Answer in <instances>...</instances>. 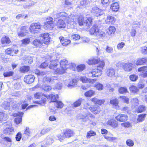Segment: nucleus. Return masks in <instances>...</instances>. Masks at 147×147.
I'll list each match as a JSON object with an SVG mask.
<instances>
[{
    "mask_svg": "<svg viewBox=\"0 0 147 147\" xmlns=\"http://www.w3.org/2000/svg\"><path fill=\"white\" fill-rule=\"evenodd\" d=\"M101 3L103 5H108L110 3L109 0H102Z\"/></svg>",
    "mask_w": 147,
    "mask_h": 147,
    "instance_id": "obj_64",
    "label": "nucleus"
},
{
    "mask_svg": "<svg viewBox=\"0 0 147 147\" xmlns=\"http://www.w3.org/2000/svg\"><path fill=\"white\" fill-rule=\"evenodd\" d=\"M132 65L133 64L131 63H126L123 65L122 68L125 71L129 72L132 70L133 68Z\"/></svg>",
    "mask_w": 147,
    "mask_h": 147,
    "instance_id": "obj_20",
    "label": "nucleus"
},
{
    "mask_svg": "<svg viewBox=\"0 0 147 147\" xmlns=\"http://www.w3.org/2000/svg\"><path fill=\"white\" fill-rule=\"evenodd\" d=\"M110 103L115 109H120V107L119 105V101L117 98H113L110 100Z\"/></svg>",
    "mask_w": 147,
    "mask_h": 147,
    "instance_id": "obj_11",
    "label": "nucleus"
},
{
    "mask_svg": "<svg viewBox=\"0 0 147 147\" xmlns=\"http://www.w3.org/2000/svg\"><path fill=\"white\" fill-rule=\"evenodd\" d=\"M42 28V25L39 23H33L31 24L29 28L30 33L32 34L38 33Z\"/></svg>",
    "mask_w": 147,
    "mask_h": 147,
    "instance_id": "obj_6",
    "label": "nucleus"
},
{
    "mask_svg": "<svg viewBox=\"0 0 147 147\" xmlns=\"http://www.w3.org/2000/svg\"><path fill=\"white\" fill-rule=\"evenodd\" d=\"M22 138V134L20 132L17 133L16 135V141H19L21 140Z\"/></svg>",
    "mask_w": 147,
    "mask_h": 147,
    "instance_id": "obj_58",
    "label": "nucleus"
},
{
    "mask_svg": "<svg viewBox=\"0 0 147 147\" xmlns=\"http://www.w3.org/2000/svg\"><path fill=\"white\" fill-rule=\"evenodd\" d=\"M53 19L50 17H48L47 18V21L44 23L43 26L44 28L47 29H51L54 27Z\"/></svg>",
    "mask_w": 147,
    "mask_h": 147,
    "instance_id": "obj_7",
    "label": "nucleus"
},
{
    "mask_svg": "<svg viewBox=\"0 0 147 147\" xmlns=\"http://www.w3.org/2000/svg\"><path fill=\"white\" fill-rule=\"evenodd\" d=\"M121 111L123 112H126L127 114L130 115L131 113V111L127 106H125L122 108Z\"/></svg>",
    "mask_w": 147,
    "mask_h": 147,
    "instance_id": "obj_40",
    "label": "nucleus"
},
{
    "mask_svg": "<svg viewBox=\"0 0 147 147\" xmlns=\"http://www.w3.org/2000/svg\"><path fill=\"white\" fill-rule=\"evenodd\" d=\"M23 114L24 113L22 112H18L17 113H14L13 115L14 117H22L23 116Z\"/></svg>",
    "mask_w": 147,
    "mask_h": 147,
    "instance_id": "obj_62",
    "label": "nucleus"
},
{
    "mask_svg": "<svg viewBox=\"0 0 147 147\" xmlns=\"http://www.w3.org/2000/svg\"><path fill=\"white\" fill-rule=\"evenodd\" d=\"M51 89V87L49 85H44L42 87V89L46 92H49Z\"/></svg>",
    "mask_w": 147,
    "mask_h": 147,
    "instance_id": "obj_51",
    "label": "nucleus"
},
{
    "mask_svg": "<svg viewBox=\"0 0 147 147\" xmlns=\"http://www.w3.org/2000/svg\"><path fill=\"white\" fill-rule=\"evenodd\" d=\"M30 70V66L24 65L20 67L19 68L20 72L21 73H26Z\"/></svg>",
    "mask_w": 147,
    "mask_h": 147,
    "instance_id": "obj_26",
    "label": "nucleus"
},
{
    "mask_svg": "<svg viewBox=\"0 0 147 147\" xmlns=\"http://www.w3.org/2000/svg\"><path fill=\"white\" fill-rule=\"evenodd\" d=\"M116 30L115 28L113 26H110L108 28V30L107 31V33L109 35H111L113 34Z\"/></svg>",
    "mask_w": 147,
    "mask_h": 147,
    "instance_id": "obj_37",
    "label": "nucleus"
},
{
    "mask_svg": "<svg viewBox=\"0 0 147 147\" xmlns=\"http://www.w3.org/2000/svg\"><path fill=\"white\" fill-rule=\"evenodd\" d=\"M126 144L129 147H132L134 145L133 141L131 139L127 140L126 141Z\"/></svg>",
    "mask_w": 147,
    "mask_h": 147,
    "instance_id": "obj_54",
    "label": "nucleus"
},
{
    "mask_svg": "<svg viewBox=\"0 0 147 147\" xmlns=\"http://www.w3.org/2000/svg\"><path fill=\"white\" fill-rule=\"evenodd\" d=\"M86 68L85 65L83 64L78 65L76 67V69L78 72H80L84 70Z\"/></svg>",
    "mask_w": 147,
    "mask_h": 147,
    "instance_id": "obj_39",
    "label": "nucleus"
},
{
    "mask_svg": "<svg viewBox=\"0 0 147 147\" xmlns=\"http://www.w3.org/2000/svg\"><path fill=\"white\" fill-rule=\"evenodd\" d=\"M119 98L123 101L124 103L128 104L129 103V98L127 96H119Z\"/></svg>",
    "mask_w": 147,
    "mask_h": 147,
    "instance_id": "obj_38",
    "label": "nucleus"
},
{
    "mask_svg": "<svg viewBox=\"0 0 147 147\" xmlns=\"http://www.w3.org/2000/svg\"><path fill=\"white\" fill-rule=\"evenodd\" d=\"M56 26L58 29H64L66 27V24L63 20L59 19L57 23Z\"/></svg>",
    "mask_w": 147,
    "mask_h": 147,
    "instance_id": "obj_22",
    "label": "nucleus"
},
{
    "mask_svg": "<svg viewBox=\"0 0 147 147\" xmlns=\"http://www.w3.org/2000/svg\"><path fill=\"white\" fill-rule=\"evenodd\" d=\"M138 72L141 73L142 76L144 78L147 77V66H143L139 67L138 69Z\"/></svg>",
    "mask_w": 147,
    "mask_h": 147,
    "instance_id": "obj_13",
    "label": "nucleus"
},
{
    "mask_svg": "<svg viewBox=\"0 0 147 147\" xmlns=\"http://www.w3.org/2000/svg\"><path fill=\"white\" fill-rule=\"evenodd\" d=\"M43 43L45 44H48L50 42V38L49 34L45 33L41 34L39 36Z\"/></svg>",
    "mask_w": 147,
    "mask_h": 147,
    "instance_id": "obj_9",
    "label": "nucleus"
},
{
    "mask_svg": "<svg viewBox=\"0 0 147 147\" xmlns=\"http://www.w3.org/2000/svg\"><path fill=\"white\" fill-rule=\"evenodd\" d=\"M115 119H109L107 123L108 125L114 128L118 127L119 122L121 123L126 121L128 119V117L127 115L120 113L117 114L115 116Z\"/></svg>",
    "mask_w": 147,
    "mask_h": 147,
    "instance_id": "obj_3",
    "label": "nucleus"
},
{
    "mask_svg": "<svg viewBox=\"0 0 147 147\" xmlns=\"http://www.w3.org/2000/svg\"><path fill=\"white\" fill-rule=\"evenodd\" d=\"M96 135V132L92 130H90L87 132L86 136V138H90L91 137L95 136Z\"/></svg>",
    "mask_w": 147,
    "mask_h": 147,
    "instance_id": "obj_41",
    "label": "nucleus"
},
{
    "mask_svg": "<svg viewBox=\"0 0 147 147\" xmlns=\"http://www.w3.org/2000/svg\"><path fill=\"white\" fill-rule=\"evenodd\" d=\"M60 69H59V73L62 74L64 73L68 68H72L76 66V64L73 63H68V61L66 59L61 60L60 62Z\"/></svg>",
    "mask_w": 147,
    "mask_h": 147,
    "instance_id": "obj_4",
    "label": "nucleus"
},
{
    "mask_svg": "<svg viewBox=\"0 0 147 147\" xmlns=\"http://www.w3.org/2000/svg\"><path fill=\"white\" fill-rule=\"evenodd\" d=\"M125 46V43L123 42H121L118 44L117 46V49H122Z\"/></svg>",
    "mask_w": 147,
    "mask_h": 147,
    "instance_id": "obj_61",
    "label": "nucleus"
},
{
    "mask_svg": "<svg viewBox=\"0 0 147 147\" xmlns=\"http://www.w3.org/2000/svg\"><path fill=\"white\" fill-rule=\"evenodd\" d=\"M59 39L61 44L64 46H67L71 42V40L69 39L62 36L59 37Z\"/></svg>",
    "mask_w": 147,
    "mask_h": 147,
    "instance_id": "obj_15",
    "label": "nucleus"
},
{
    "mask_svg": "<svg viewBox=\"0 0 147 147\" xmlns=\"http://www.w3.org/2000/svg\"><path fill=\"white\" fill-rule=\"evenodd\" d=\"M101 10L97 7H94L92 9V12H93L96 16H100Z\"/></svg>",
    "mask_w": 147,
    "mask_h": 147,
    "instance_id": "obj_31",
    "label": "nucleus"
},
{
    "mask_svg": "<svg viewBox=\"0 0 147 147\" xmlns=\"http://www.w3.org/2000/svg\"><path fill=\"white\" fill-rule=\"evenodd\" d=\"M91 101L95 105H92L89 108V109L94 115L99 114L101 111L100 106L104 105L105 100L104 99H98L96 97L91 98Z\"/></svg>",
    "mask_w": 147,
    "mask_h": 147,
    "instance_id": "obj_2",
    "label": "nucleus"
},
{
    "mask_svg": "<svg viewBox=\"0 0 147 147\" xmlns=\"http://www.w3.org/2000/svg\"><path fill=\"white\" fill-rule=\"evenodd\" d=\"M14 74V72L12 71L8 70L4 71L3 74L4 77H9L13 76Z\"/></svg>",
    "mask_w": 147,
    "mask_h": 147,
    "instance_id": "obj_29",
    "label": "nucleus"
},
{
    "mask_svg": "<svg viewBox=\"0 0 147 147\" xmlns=\"http://www.w3.org/2000/svg\"><path fill=\"white\" fill-rule=\"evenodd\" d=\"M95 93L94 91L90 90L84 93V96L87 97H90L94 96Z\"/></svg>",
    "mask_w": 147,
    "mask_h": 147,
    "instance_id": "obj_32",
    "label": "nucleus"
},
{
    "mask_svg": "<svg viewBox=\"0 0 147 147\" xmlns=\"http://www.w3.org/2000/svg\"><path fill=\"white\" fill-rule=\"evenodd\" d=\"M93 19L92 17H86L84 23L85 26L88 28H90L93 24Z\"/></svg>",
    "mask_w": 147,
    "mask_h": 147,
    "instance_id": "obj_19",
    "label": "nucleus"
},
{
    "mask_svg": "<svg viewBox=\"0 0 147 147\" xmlns=\"http://www.w3.org/2000/svg\"><path fill=\"white\" fill-rule=\"evenodd\" d=\"M27 27L25 26L21 27L20 28V31L18 33V36L20 37L25 36L27 31Z\"/></svg>",
    "mask_w": 147,
    "mask_h": 147,
    "instance_id": "obj_18",
    "label": "nucleus"
},
{
    "mask_svg": "<svg viewBox=\"0 0 147 147\" xmlns=\"http://www.w3.org/2000/svg\"><path fill=\"white\" fill-rule=\"evenodd\" d=\"M44 96V94L40 92H37L34 94V97L36 99H40L42 97Z\"/></svg>",
    "mask_w": 147,
    "mask_h": 147,
    "instance_id": "obj_43",
    "label": "nucleus"
},
{
    "mask_svg": "<svg viewBox=\"0 0 147 147\" xmlns=\"http://www.w3.org/2000/svg\"><path fill=\"white\" fill-rule=\"evenodd\" d=\"M106 52L108 53H111L113 52V49L112 47L107 46L105 49Z\"/></svg>",
    "mask_w": 147,
    "mask_h": 147,
    "instance_id": "obj_59",
    "label": "nucleus"
},
{
    "mask_svg": "<svg viewBox=\"0 0 147 147\" xmlns=\"http://www.w3.org/2000/svg\"><path fill=\"white\" fill-rule=\"evenodd\" d=\"M147 63V58L142 57L138 58L136 61V64L137 66L143 65L146 64Z\"/></svg>",
    "mask_w": 147,
    "mask_h": 147,
    "instance_id": "obj_16",
    "label": "nucleus"
},
{
    "mask_svg": "<svg viewBox=\"0 0 147 147\" xmlns=\"http://www.w3.org/2000/svg\"><path fill=\"white\" fill-rule=\"evenodd\" d=\"M94 87L98 90H101L103 89V86L100 83H97L95 85Z\"/></svg>",
    "mask_w": 147,
    "mask_h": 147,
    "instance_id": "obj_55",
    "label": "nucleus"
},
{
    "mask_svg": "<svg viewBox=\"0 0 147 147\" xmlns=\"http://www.w3.org/2000/svg\"><path fill=\"white\" fill-rule=\"evenodd\" d=\"M80 80L83 83H88V78L85 76H82L80 77Z\"/></svg>",
    "mask_w": 147,
    "mask_h": 147,
    "instance_id": "obj_50",
    "label": "nucleus"
},
{
    "mask_svg": "<svg viewBox=\"0 0 147 147\" xmlns=\"http://www.w3.org/2000/svg\"><path fill=\"white\" fill-rule=\"evenodd\" d=\"M146 107L143 105H140L137 108L136 112L137 113H140L144 112L146 110Z\"/></svg>",
    "mask_w": 147,
    "mask_h": 147,
    "instance_id": "obj_28",
    "label": "nucleus"
},
{
    "mask_svg": "<svg viewBox=\"0 0 147 147\" xmlns=\"http://www.w3.org/2000/svg\"><path fill=\"white\" fill-rule=\"evenodd\" d=\"M30 128L28 127H27L26 128L24 134L27 135L28 136H30Z\"/></svg>",
    "mask_w": 147,
    "mask_h": 147,
    "instance_id": "obj_60",
    "label": "nucleus"
},
{
    "mask_svg": "<svg viewBox=\"0 0 147 147\" xmlns=\"http://www.w3.org/2000/svg\"><path fill=\"white\" fill-rule=\"evenodd\" d=\"M48 63L46 61L42 63L39 66L40 68L45 69L48 67Z\"/></svg>",
    "mask_w": 147,
    "mask_h": 147,
    "instance_id": "obj_52",
    "label": "nucleus"
},
{
    "mask_svg": "<svg viewBox=\"0 0 147 147\" xmlns=\"http://www.w3.org/2000/svg\"><path fill=\"white\" fill-rule=\"evenodd\" d=\"M42 43L43 42L39 39H35L32 42V45L36 48L41 47Z\"/></svg>",
    "mask_w": 147,
    "mask_h": 147,
    "instance_id": "obj_27",
    "label": "nucleus"
},
{
    "mask_svg": "<svg viewBox=\"0 0 147 147\" xmlns=\"http://www.w3.org/2000/svg\"><path fill=\"white\" fill-rule=\"evenodd\" d=\"M130 80L132 82L136 81L138 78V76L134 74H131L129 76Z\"/></svg>",
    "mask_w": 147,
    "mask_h": 147,
    "instance_id": "obj_46",
    "label": "nucleus"
},
{
    "mask_svg": "<svg viewBox=\"0 0 147 147\" xmlns=\"http://www.w3.org/2000/svg\"><path fill=\"white\" fill-rule=\"evenodd\" d=\"M55 102L56 104L55 106L56 108L57 109H61L63 107L64 104L61 101L57 100Z\"/></svg>",
    "mask_w": 147,
    "mask_h": 147,
    "instance_id": "obj_42",
    "label": "nucleus"
},
{
    "mask_svg": "<svg viewBox=\"0 0 147 147\" xmlns=\"http://www.w3.org/2000/svg\"><path fill=\"white\" fill-rule=\"evenodd\" d=\"M47 96L48 95H46L44 94V96H43L40 98L41 100L40 101L41 104H45L47 101L48 100V99L47 98H48Z\"/></svg>",
    "mask_w": 147,
    "mask_h": 147,
    "instance_id": "obj_45",
    "label": "nucleus"
},
{
    "mask_svg": "<svg viewBox=\"0 0 147 147\" xmlns=\"http://www.w3.org/2000/svg\"><path fill=\"white\" fill-rule=\"evenodd\" d=\"M19 51L18 49H15L13 47H9L7 48L5 51V54L10 55L12 56H13L17 54Z\"/></svg>",
    "mask_w": 147,
    "mask_h": 147,
    "instance_id": "obj_10",
    "label": "nucleus"
},
{
    "mask_svg": "<svg viewBox=\"0 0 147 147\" xmlns=\"http://www.w3.org/2000/svg\"><path fill=\"white\" fill-rule=\"evenodd\" d=\"M87 64L90 65L98 64L96 68L93 69L89 74H92V77H98L102 74V70L105 67V63L104 60H101L97 57H93L89 59L87 61Z\"/></svg>",
    "mask_w": 147,
    "mask_h": 147,
    "instance_id": "obj_1",
    "label": "nucleus"
},
{
    "mask_svg": "<svg viewBox=\"0 0 147 147\" xmlns=\"http://www.w3.org/2000/svg\"><path fill=\"white\" fill-rule=\"evenodd\" d=\"M110 8L112 11L117 12L118 11L120 8L119 3L117 2L113 3L111 4Z\"/></svg>",
    "mask_w": 147,
    "mask_h": 147,
    "instance_id": "obj_21",
    "label": "nucleus"
},
{
    "mask_svg": "<svg viewBox=\"0 0 147 147\" xmlns=\"http://www.w3.org/2000/svg\"><path fill=\"white\" fill-rule=\"evenodd\" d=\"M136 32L135 30L133 29L131 30L130 34L132 37H133L135 36L136 35Z\"/></svg>",
    "mask_w": 147,
    "mask_h": 147,
    "instance_id": "obj_63",
    "label": "nucleus"
},
{
    "mask_svg": "<svg viewBox=\"0 0 147 147\" xmlns=\"http://www.w3.org/2000/svg\"><path fill=\"white\" fill-rule=\"evenodd\" d=\"M141 52L144 55L147 54V47L145 46H143L141 48Z\"/></svg>",
    "mask_w": 147,
    "mask_h": 147,
    "instance_id": "obj_56",
    "label": "nucleus"
},
{
    "mask_svg": "<svg viewBox=\"0 0 147 147\" xmlns=\"http://www.w3.org/2000/svg\"><path fill=\"white\" fill-rule=\"evenodd\" d=\"M129 89L130 92L133 93H137L139 91L138 88L135 85H131Z\"/></svg>",
    "mask_w": 147,
    "mask_h": 147,
    "instance_id": "obj_36",
    "label": "nucleus"
},
{
    "mask_svg": "<svg viewBox=\"0 0 147 147\" xmlns=\"http://www.w3.org/2000/svg\"><path fill=\"white\" fill-rule=\"evenodd\" d=\"M35 77L34 75L29 74L26 75L24 78V81L28 84H30L34 82Z\"/></svg>",
    "mask_w": 147,
    "mask_h": 147,
    "instance_id": "obj_8",
    "label": "nucleus"
},
{
    "mask_svg": "<svg viewBox=\"0 0 147 147\" xmlns=\"http://www.w3.org/2000/svg\"><path fill=\"white\" fill-rule=\"evenodd\" d=\"M122 126L125 128H129L131 127V123L129 122H123L121 124Z\"/></svg>",
    "mask_w": 147,
    "mask_h": 147,
    "instance_id": "obj_49",
    "label": "nucleus"
},
{
    "mask_svg": "<svg viewBox=\"0 0 147 147\" xmlns=\"http://www.w3.org/2000/svg\"><path fill=\"white\" fill-rule=\"evenodd\" d=\"M99 29V28L97 24H94L89 30L90 34L92 35H95Z\"/></svg>",
    "mask_w": 147,
    "mask_h": 147,
    "instance_id": "obj_17",
    "label": "nucleus"
},
{
    "mask_svg": "<svg viewBox=\"0 0 147 147\" xmlns=\"http://www.w3.org/2000/svg\"><path fill=\"white\" fill-rule=\"evenodd\" d=\"M82 100V98H80L75 101L73 104L74 107H76L80 106L81 104Z\"/></svg>",
    "mask_w": 147,
    "mask_h": 147,
    "instance_id": "obj_44",
    "label": "nucleus"
},
{
    "mask_svg": "<svg viewBox=\"0 0 147 147\" xmlns=\"http://www.w3.org/2000/svg\"><path fill=\"white\" fill-rule=\"evenodd\" d=\"M116 19L113 16L108 15L105 20V22L106 24H113L116 21Z\"/></svg>",
    "mask_w": 147,
    "mask_h": 147,
    "instance_id": "obj_14",
    "label": "nucleus"
},
{
    "mask_svg": "<svg viewBox=\"0 0 147 147\" xmlns=\"http://www.w3.org/2000/svg\"><path fill=\"white\" fill-rule=\"evenodd\" d=\"M54 142L53 139L51 138H48L47 139L46 144L47 145L51 144Z\"/></svg>",
    "mask_w": 147,
    "mask_h": 147,
    "instance_id": "obj_57",
    "label": "nucleus"
},
{
    "mask_svg": "<svg viewBox=\"0 0 147 147\" xmlns=\"http://www.w3.org/2000/svg\"><path fill=\"white\" fill-rule=\"evenodd\" d=\"M63 135H60L58 136L59 140L61 141L65 138H69L74 136V131L70 129H66L63 130Z\"/></svg>",
    "mask_w": 147,
    "mask_h": 147,
    "instance_id": "obj_5",
    "label": "nucleus"
},
{
    "mask_svg": "<svg viewBox=\"0 0 147 147\" xmlns=\"http://www.w3.org/2000/svg\"><path fill=\"white\" fill-rule=\"evenodd\" d=\"M58 64L56 61L52 62L49 66V68L51 69L55 70V72H57L59 73V69L57 68Z\"/></svg>",
    "mask_w": 147,
    "mask_h": 147,
    "instance_id": "obj_23",
    "label": "nucleus"
},
{
    "mask_svg": "<svg viewBox=\"0 0 147 147\" xmlns=\"http://www.w3.org/2000/svg\"><path fill=\"white\" fill-rule=\"evenodd\" d=\"M119 93L121 94H123L128 92V89L125 86L120 87L118 89Z\"/></svg>",
    "mask_w": 147,
    "mask_h": 147,
    "instance_id": "obj_34",
    "label": "nucleus"
},
{
    "mask_svg": "<svg viewBox=\"0 0 147 147\" xmlns=\"http://www.w3.org/2000/svg\"><path fill=\"white\" fill-rule=\"evenodd\" d=\"M47 97L48 101H49V103L56 102L59 98L58 94H55L53 93L48 95Z\"/></svg>",
    "mask_w": 147,
    "mask_h": 147,
    "instance_id": "obj_12",
    "label": "nucleus"
},
{
    "mask_svg": "<svg viewBox=\"0 0 147 147\" xmlns=\"http://www.w3.org/2000/svg\"><path fill=\"white\" fill-rule=\"evenodd\" d=\"M95 36L98 39L102 38L106 36V33L105 32L102 30H98V31L95 34Z\"/></svg>",
    "mask_w": 147,
    "mask_h": 147,
    "instance_id": "obj_24",
    "label": "nucleus"
},
{
    "mask_svg": "<svg viewBox=\"0 0 147 147\" xmlns=\"http://www.w3.org/2000/svg\"><path fill=\"white\" fill-rule=\"evenodd\" d=\"M11 42V40L7 36H4L1 38V43L2 45L8 44Z\"/></svg>",
    "mask_w": 147,
    "mask_h": 147,
    "instance_id": "obj_25",
    "label": "nucleus"
},
{
    "mask_svg": "<svg viewBox=\"0 0 147 147\" xmlns=\"http://www.w3.org/2000/svg\"><path fill=\"white\" fill-rule=\"evenodd\" d=\"M71 38L73 40L76 41L79 40L80 37L79 35L74 34L71 35Z\"/></svg>",
    "mask_w": 147,
    "mask_h": 147,
    "instance_id": "obj_53",
    "label": "nucleus"
},
{
    "mask_svg": "<svg viewBox=\"0 0 147 147\" xmlns=\"http://www.w3.org/2000/svg\"><path fill=\"white\" fill-rule=\"evenodd\" d=\"M107 74L109 77H113L115 76V71L113 68H110L107 70Z\"/></svg>",
    "mask_w": 147,
    "mask_h": 147,
    "instance_id": "obj_35",
    "label": "nucleus"
},
{
    "mask_svg": "<svg viewBox=\"0 0 147 147\" xmlns=\"http://www.w3.org/2000/svg\"><path fill=\"white\" fill-rule=\"evenodd\" d=\"M34 71L35 74L38 76H43L45 75L46 74L45 72L43 71H40L39 70L37 69H35Z\"/></svg>",
    "mask_w": 147,
    "mask_h": 147,
    "instance_id": "obj_48",
    "label": "nucleus"
},
{
    "mask_svg": "<svg viewBox=\"0 0 147 147\" xmlns=\"http://www.w3.org/2000/svg\"><path fill=\"white\" fill-rule=\"evenodd\" d=\"M22 44L26 45L29 44L30 42V38H26L22 40L21 41Z\"/></svg>",
    "mask_w": 147,
    "mask_h": 147,
    "instance_id": "obj_47",
    "label": "nucleus"
},
{
    "mask_svg": "<svg viewBox=\"0 0 147 147\" xmlns=\"http://www.w3.org/2000/svg\"><path fill=\"white\" fill-rule=\"evenodd\" d=\"M77 22L80 26H83L85 22L84 16L82 15L79 16L77 19Z\"/></svg>",
    "mask_w": 147,
    "mask_h": 147,
    "instance_id": "obj_30",
    "label": "nucleus"
},
{
    "mask_svg": "<svg viewBox=\"0 0 147 147\" xmlns=\"http://www.w3.org/2000/svg\"><path fill=\"white\" fill-rule=\"evenodd\" d=\"M146 115V113L141 114L139 115H138L137 118V121L138 122H141L143 121L145 119V118Z\"/></svg>",
    "mask_w": 147,
    "mask_h": 147,
    "instance_id": "obj_33",
    "label": "nucleus"
}]
</instances>
